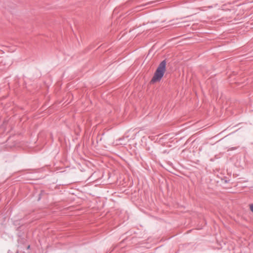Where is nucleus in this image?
<instances>
[{"mask_svg":"<svg viewBox=\"0 0 253 253\" xmlns=\"http://www.w3.org/2000/svg\"><path fill=\"white\" fill-rule=\"evenodd\" d=\"M166 60H163L159 65L151 81V83H154L159 82L163 78L166 69Z\"/></svg>","mask_w":253,"mask_h":253,"instance_id":"1","label":"nucleus"},{"mask_svg":"<svg viewBox=\"0 0 253 253\" xmlns=\"http://www.w3.org/2000/svg\"><path fill=\"white\" fill-rule=\"evenodd\" d=\"M250 210L253 212V204L250 205Z\"/></svg>","mask_w":253,"mask_h":253,"instance_id":"2","label":"nucleus"},{"mask_svg":"<svg viewBox=\"0 0 253 253\" xmlns=\"http://www.w3.org/2000/svg\"><path fill=\"white\" fill-rule=\"evenodd\" d=\"M30 248V246L29 245L28 247H27V249H29Z\"/></svg>","mask_w":253,"mask_h":253,"instance_id":"3","label":"nucleus"}]
</instances>
